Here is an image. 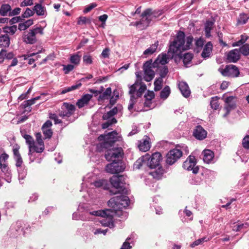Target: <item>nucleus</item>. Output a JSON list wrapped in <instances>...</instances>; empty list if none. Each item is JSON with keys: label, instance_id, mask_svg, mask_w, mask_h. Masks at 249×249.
Returning <instances> with one entry per match:
<instances>
[{"label": "nucleus", "instance_id": "obj_1", "mask_svg": "<svg viewBox=\"0 0 249 249\" xmlns=\"http://www.w3.org/2000/svg\"><path fill=\"white\" fill-rule=\"evenodd\" d=\"M193 37L189 36L185 37V34L182 31H178L176 36L170 44L168 51V54L166 53L160 54L153 62L156 68H160V66H166L170 58L182 57V53L189 50L192 46Z\"/></svg>", "mask_w": 249, "mask_h": 249}, {"label": "nucleus", "instance_id": "obj_2", "mask_svg": "<svg viewBox=\"0 0 249 249\" xmlns=\"http://www.w3.org/2000/svg\"><path fill=\"white\" fill-rule=\"evenodd\" d=\"M130 200L126 196H114L108 201V205L112 209L94 211L90 213L104 218L101 220V224L105 227L110 228L114 227L113 217L115 215H120L122 213L121 209L126 208L129 206Z\"/></svg>", "mask_w": 249, "mask_h": 249}, {"label": "nucleus", "instance_id": "obj_3", "mask_svg": "<svg viewBox=\"0 0 249 249\" xmlns=\"http://www.w3.org/2000/svg\"><path fill=\"white\" fill-rule=\"evenodd\" d=\"M112 186L117 190L113 192L110 191L111 193L115 194L117 193L127 194L128 190L126 187L125 178L124 176H113L110 178Z\"/></svg>", "mask_w": 249, "mask_h": 249}, {"label": "nucleus", "instance_id": "obj_4", "mask_svg": "<svg viewBox=\"0 0 249 249\" xmlns=\"http://www.w3.org/2000/svg\"><path fill=\"white\" fill-rule=\"evenodd\" d=\"M135 74L137 77V80L133 85L129 86L130 93H132L134 91H136L137 90V96L141 97L146 90L147 87L146 85L142 82V79L141 72L137 71Z\"/></svg>", "mask_w": 249, "mask_h": 249}, {"label": "nucleus", "instance_id": "obj_5", "mask_svg": "<svg viewBox=\"0 0 249 249\" xmlns=\"http://www.w3.org/2000/svg\"><path fill=\"white\" fill-rule=\"evenodd\" d=\"M98 140L100 141H105L102 146L105 148L111 146L112 144L117 141H121L122 137L121 135L117 133L115 131L108 133L107 134L101 135L98 137Z\"/></svg>", "mask_w": 249, "mask_h": 249}, {"label": "nucleus", "instance_id": "obj_6", "mask_svg": "<svg viewBox=\"0 0 249 249\" xmlns=\"http://www.w3.org/2000/svg\"><path fill=\"white\" fill-rule=\"evenodd\" d=\"M156 17V13L152 12L151 9H148L142 13L141 20L136 22L134 25L140 30L144 29L148 26L150 21Z\"/></svg>", "mask_w": 249, "mask_h": 249}, {"label": "nucleus", "instance_id": "obj_7", "mask_svg": "<svg viewBox=\"0 0 249 249\" xmlns=\"http://www.w3.org/2000/svg\"><path fill=\"white\" fill-rule=\"evenodd\" d=\"M156 67L152 63V60H150L145 62L142 67L143 71V79L146 82L151 81L154 77Z\"/></svg>", "mask_w": 249, "mask_h": 249}, {"label": "nucleus", "instance_id": "obj_8", "mask_svg": "<svg viewBox=\"0 0 249 249\" xmlns=\"http://www.w3.org/2000/svg\"><path fill=\"white\" fill-rule=\"evenodd\" d=\"M125 168V165L121 160H114L112 162L108 164L106 166L107 172L114 174L123 172Z\"/></svg>", "mask_w": 249, "mask_h": 249}, {"label": "nucleus", "instance_id": "obj_9", "mask_svg": "<svg viewBox=\"0 0 249 249\" xmlns=\"http://www.w3.org/2000/svg\"><path fill=\"white\" fill-rule=\"evenodd\" d=\"M43 35V28L41 27H36L32 30L24 35V41L28 44H34L36 41V35L37 34Z\"/></svg>", "mask_w": 249, "mask_h": 249}, {"label": "nucleus", "instance_id": "obj_10", "mask_svg": "<svg viewBox=\"0 0 249 249\" xmlns=\"http://www.w3.org/2000/svg\"><path fill=\"white\" fill-rule=\"evenodd\" d=\"M182 155V152L176 148L170 150L166 155V163L170 165L174 164Z\"/></svg>", "mask_w": 249, "mask_h": 249}, {"label": "nucleus", "instance_id": "obj_11", "mask_svg": "<svg viewBox=\"0 0 249 249\" xmlns=\"http://www.w3.org/2000/svg\"><path fill=\"white\" fill-rule=\"evenodd\" d=\"M219 71L222 75L230 77H238L240 74L238 68L233 65H227L224 69L220 68Z\"/></svg>", "mask_w": 249, "mask_h": 249}, {"label": "nucleus", "instance_id": "obj_12", "mask_svg": "<svg viewBox=\"0 0 249 249\" xmlns=\"http://www.w3.org/2000/svg\"><path fill=\"white\" fill-rule=\"evenodd\" d=\"M9 156L4 153L0 156V166L2 172H3L6 176V178L5 180L8 182H10L11 180V172L9 170L7 164L5 163L6 160L8 159Z\"/></svg>", "mask_w": 249, "mask_h": 249}, {"label": "nucleus", "instance_id": "obj_13", "mask_svg": "<svg viewBox=\"0 0 249 249\" xmlns=\"http://www.w3.org/2000/svg\"><path fill=\"white\" fill-rule=\"evenodd\" d=\"M183 168L188 171H192L194 174L198 173L199 168L196 166V160L194 156H190L183 162Z\"/></svg>", "mask_w": 249, "mask_h": 249}, {"label": "nucleus", "instance_id": "obj_14", "mask_svg": "<svg viewBox=\"0 0 249 249\" xmlns=\"http://www.w3.org/2000/svg\"><path fill=\"white\" fill-rule=\"evenodd\" d=\"M75 109V106L72 104L64 103L59 111V115L62 118L69 117L71 116Z\"/></svg>", "mask_w": 249, "mask_h": 249}, {"label": "nucleus", "instance_id": "obj_15", "mask_svg": "<svg viewBox=\"0 0 249 249\" xmlns=\"http://www.w3.org/2000/svg\"><path fill=\"white\" fill-rule=\"evenodd\" d=\"M123 155L122 149L121 148L108 150L105 154V158L108 161L120 160Z\"/></svg>", "mask_w": 249, "mask_h": 249}, {"label": "nucleus", "instance_id": "obj_16", "mask_svg": "<svg viewBox=\"0 0 249 249\" xmlns=\"http://www.w3.org/2000/svg\"><path fill=\"white\" fill-rule=\"evenodd\" d=\"M161 159V155L159 152H155L151 156L149 155V158L146 161L147 166L150 168H155L159 165Z\"/></svg>", "mask_w": 249, "mask_h": 249}, {"label": "nucleus", "instance_id": "obj_17", "mask_svg": "<svg viewBox=\"0 0 249 249\" xmlns=\"http://www.w3.org/2000/svg\"><path fill=\"white\" fill-rule=\"evenodd\" d=\"M225 102L226 103L224 110L225 111V113L223 115V117H226L230 112L231 109H234L236 107L235 98L233 96H230L227 97Z\"/></svg>", "mask_w": 249, "mask_h": 249}, {"label": "nucleus", "instance_id": "obj_18", "mask_svg": "<svg viewBox=\"0 0 249 249\" xmlns=\"http://www.w3.org/2000/svg\"><path fill=\"white\" fill-rule=\"evenodd\" d=\"M93 211H86L84 214H79L77 213H74L72 214V218L74 220H81L83 221H89L92 219L90 216H96L90 213Z\"/></svg>", "mask_w": 249, "mask_h": 249}, {"label": "nucleus", "instance_id": "obj_19", "mask_svg": "<svg viewBox=\"0 0 249 249\" xmlns=\"http://www.w3.org/2000/svg\"><path fill=\"white\" fill-rule=\"evenodd\" d=\"M207 132L200 125H197L194 129L193 135L198 140H203L207 136Z\"/></svg>", "mask_w": 249, "mask_h": 249}, {"label": "nucleus", "instance_id": "obj_20", "mask_svg": "<svg viewBox=\"0 0 249 249\" xmlns=\"http://www.w3.org/2000/svg\"><path fill=\"white\" fill-rule=\"evenodd\" d=\"M33 10L35 13L38 16L45 17L47 15L46 7L42 6L40 3L36 4L33 7Z\"/></svg>", "mask_w": 249, "mask_h": 249}, {"label": "nucleus", "instance_id": "obj_21", "mask_svg": "<svg viewBox=\"0 0 249 249\" xmlns=\"http://www.w3.org/2000/svg\"><path fill=\"white\" fill-rule=\"evenodd\" d=\"M239 58L240 52L236 49L231 51L227 55L228 60L231 62H236Z\"/></svg>", "mask_w": 249, "mask_h": 249}, {"label": "nucleus", "instance_id": "obj_22", "mask_svg": "<svg viewBox=\"0 0 249 249\" xmlns=\"http://www.w3.org/2000/svg\"><path fill=\"white\" fill-rule=\"evenodd\" d=\"M92 97V94H86L83 95L81 99H79L76 103L79 108H82L87 105L89 102Z\"/></svg>", "mask_w": 249, "mask_h": 249}, {"label": "nucleus", "instance_id": "obj_23", "mask_svg": "<svg viewBox=\"0 0 249 249\" xmlns=\"http://www.w3.org/2000/svg\"><path fill=\"white\" fill-rule=\"evenodd\" d=\"M149 155L148 154H145L144 156L139 158L134 163V167L135 169H139L143 165L147 166V162Z\"/></svg>", "mask_w": 249, "mask_h": 249}, {"label": "nucleus", "instance_id": "obj_24", "mask_svg": "<svg viewBox=\"0 0 249 249\" xmlns=\"http://www.w3.org/2000/svg\"><path fill=\"white\" fill-rule=\"evenodd\" d=\"M178 86L181 94L184 97H188L189 96L191 92L189 87L186 82H179Z\"/></svg>", "mask_w": 249, "mask_h": 249}, {"label": "nucleus", "instance_id": "obj_25", "mask_svg": "<svg viewBox=\"0 0 249 249\" xmlns=\"http://www.w3.org/2000/svg\"><path fill=\"white\" fill-rule=\"evenodd\" d=\"M213 50V45L211 42H208L203 48L201 53V56L204 58H207L210 56Z\"/></svg>", "mask_w": 249, "mask_h": 249}, {"label": "nucleus", "instance_id": "obj_26", "mask_svg": "<svg viewBox=\"0 0 249 249\" xmlns=\"http://www.w3.org/2000/svg\"><path fill=\"white\" fill-rule=\"evenodd\" d=\"M203 155V160L205 162L209 163L213 159L214 153L209 149H205L202 153Z\"/></svg>", "mask_w": 249, "mask_h": 249}, {"label": "nucleus", "instance_id": "obj_27", "mask_svg": "<svg viewBox=\"0 0 249 249\" xmlns=\"http://www.w3.org/2000/svg\"><path fill=\"white\" fill-rule=\"evenodd\" d=\"M13 154L14 159L16 161V166L18 167H20L22 164L23 161L19 152V148L18 147H15L13 149Z\"/></svg>", "mask_w": 249, "mask_h": 249}, {"label": "nucleus", "instance_id": "obj_28", "mask_svg": "<svg viewBox=\"0 0 249 249\" xmlns=\"http://www.w3.org/2000/svg\"><path fill=\"white\" fill-rule=\"evenodd\" d=\"M21 227L20 223L17 222L15 226H12L11 227L9 231L10 235L13 237H16L18 234L20 233Z\"/></svg>", "mask_w": 249, "mask_h": 249}, {"label": "nucleus", "instance_id": "obj_29", "mask_svg": "<svg viewBox=\"0 0 249 249\" xmlns=\"http://www.w3.org/2000/svg\"><path fill=\"white\" fill-rule=\"evenodd\" d=\"M155 97V93L153 91L148 90L147 93L144 95L145 101L144 103L145 106L151 107V100Z\"/></svg>", "mask_w": 249, "mask_h": 249}, {"label": "nucleus", "instance_id": "obj_30", "mask_svg": "<svg viewBox=\"0 0 249 249\" xmlns=\"http://www.w3.org/2000/svg\"><path fill=\"white\" fill-rule=\"evenodd\" d=\"M158 45V41L156 42L155 43L151 45L148 48L146 49L143 52V54L146 56L152 54L156 51Z\"/></svg>", "mask_w": 249, "mask_h": 249}, {"label": "nucleus", "instance_id": "obj_31", "mask_svg": "<svg viewBox=\"0 0 249 249\" xmlns=\"http://www.w3.org/2000/svg\"><path fill=\"white\" fill-rule=\"evenodd\" d=\"M10 45V38L7 35L0 36V48L8 47Z\"/></svg>", "mask_w": 249, "mask_h": 249}, {"label": "nucleus", "instance_id": "obj_32", "mask_svg": "<svg viewBox=\"0 0 249 249\" xmlns=\"http://www.w3.org/2000/svg\"><path fill=\"white\" fill-rule=\"evenodd\" d=\"M148 138L146 137L145 139L143 140L142 142H140V143L139 144V149L143 152L147 151L150 148V145L148 140Z\"/></svg>", "mask_w": 249, "mask_h": 249}, {"label": "nucleus", "instance_id": "obj_33", "mask_svg": "<svg viewBox=\"0 0 249 249\" xmlns=\"http://www.w3.org/2000/svg\"><path fill=\"white\" fill-rule=\"evenodd\" d=\"M136 91H134L132 93H130L129 90V94L130 95V99L129 101V104L128 106V109L131 111L133 108L134 105L137 101V98L138 97L136 95Z\"/></svg>", "mask_w": 249, "mask_h": 249}, {"label": "nucleus", "instance_id": "obj_34", "mask_svg": "<svg viewBox=\"0 0 249 249\" xmlns=\"http://www.w3.org/2000/svg\"><path fill=\"white\" fill-rule=\"evenodd\" d=\"M136 91H134L132 93H130L129 90V94L130 95V99L129 101V104L128 106V109L131 111L133 108L134 105L137 101V98L138 97L136 95Z\"/></svg>", "mask_w": 249, "mask_h": 249}, {"label": "nucleus", "instance_id": "obj_35", "mask_svg": "<svg viewBox=\"0 0 249 249\" xmlns=\"http://www.w3.org/2000/svg\"><path fill=\"white\" fill-rule=\"evenodd\" d=\"M23 137L25 139L26 143L29 145V155H30L32 151V146H34V139L31 136L27 134L23 135Z\"/></svg>", "mask_w": 249, "mask_h": 249}, {"label": "nucleus", "instance_id": "obj_36", "mask_svg": "<svg viewBox=\"0 0 249 249\" xmlns=\"http://www.w3.org/2000/svg\"><path fill=\"white\" fill-rule=\"evenodd\" d=\"M34 24V20L32 19H28L18 24V29L20 31H24Z\"/></svg>", "mask_w": 249, "mask_h": 249}, {"label": "nucleus", "instance_id": "obj_37", "mask_svg": "<svg viewBox=\"0 0 249 249\" xmlns=\"http://www.w3.org/2000/svg\"><path fill=\"white\" fill-rule=\"evenodd\" d=\"M11 11V6L8 4H2L0 8V15L2 16L7 15L8 12Z\"/></svg>", "mask_w": 249, "mask_h": 249}, {"label": "nucleus", "instance_id": "obj_38", "mask_svg": "<svg viewBox=\"0 0 249 249\" xmlns=\"http://www.w3.org/2000/svg\"><path fill=\"white\" fill-rule=\"evenodd\" d=\"M171 92L169 86H165L160 93V97L162 100L166 99Z\"/></svg>", "mask_w": 249, "mask_h": 249}, {"label": "nucleus", "instance_id": "obj_39", "mask_svg": "<svg viewBox=\"0 0 249 249\" xmlns=\"http://www.w3.org/2000/svg\"><path fill=\"white\" fill-rule=\"evenodd\" d=\"M213 22L212 21H207L205 24V31L206 33V36L209 37L211 36V31L213 28Z\"/></svg>", "mask_w": 249, "mask_h": 249}, {"label": "nucleus", "instance_id": "obj_40", "mask_svg": "<svg viewBox=\"0 0 249 249\" xmlns=\"http://www.w3.org/2000/svg\"><path fill=\"white\" fill-rule=\"evenodd\" d=\"M111 93V89L110 88H107L105 91L101 94L99 97V100H104L105 99H108Z\"/></svg>", "mask_w": 249, "mask_h": 249}, {"label": "nucleus", "instance_id": "obj_41", "mask_svg": "<svg viewBox=\"0 0 249 249\" xmlns=\"http://www.w3.org/2000/svg\"><path fill=\"white\" fill-rule=\"evenodd\" d=\"M3 32L6 35L9 34L10 35H13L17 31V28L15 25L12 26H6L3 28Z\"/></svg>", "mask_w": 249, "mask_h": 249}, {"label": "nucleus", "instance_id": "obj_42", "mask_svg": "<svg viewBox=\"0 0 249 249\" xmlns=\"http://www.w3.org/2000/svg\"><path fill=\"white\" fill-rule=\"evenodd\" d=\"M160 68H156V71L158 72L160 75V77L162 78L164 77L168 72V69L167 66H160Z\"/></svg>", "mask_w": 249, "mask_h": 249}, {"label": "nucleus", "instance_id": "obj_43", "mask_svg": "<svg viewBox=\"0 0 249 249\" xmlns=\"http://www.w3.org/2000/svg\"><path fill=\"white\" fill-rule=\"evenodd\" d=\"M240 53L244 56H249V44L243 45L239 49Z\"/></svg>", "mask_w": 249, "mask_h": 249}, {"label": "nucleus", "instance_id": "obj_44", "mask_svg": "<svg viewBox=\"0 0 249 249\" xmlns=\"http://www.w3.org/2000/svg\"><path fill=\"white\" fill-rule=\"evenodd\" d=\"M107 180L101 179L96 180L94 182V185L97 188L102 187L104 189H107Z\"/></svg>", "mask_w": 249, "mask_h": 249}, {"label": "nucleus", "instance_id": "obj_45", "mask_svg": "<svg viewBox=\"0 0 249 249\" xmlns=\"http://www.w3.org/2000/svg\"><path fill=\"white\" fill-rule=\"evenodd\" d=\"M249 19V16L246 14L242 13L240 14L238 19L237 23L238 24H245Z\"/></svg>", "mask_w": 249, "mask_h": 249}, {"label": "nucleus", "instance_id": "obj_46", "mask_svg": "<svg viewBox=\"0 0 249 249\" xmlns=\"http://www.w3.org/2000/svg\"><path fill=\"white\" fill-rule=\"evenodd\" d=\"M163 79L162 77L157 78L154 82V90L155 91L160 90L162 86Z\"/></svg>", "mask_w": 249, "mask_h": 249}, {"label": "nucleus", "instance_id": "obj_47", "mask_svg": "<svg viewBox=\"0 0 249 249\" xmlns=\"http://www.w3.org/2000/svg\"><path fill=\"white\" fill-rule=\"evenodd\" d=\"M210 239L207 237H204L202 238L198 239L191 244V247L192 248L195 247V246H198L199 245L202 244L203 243L207 242L209 241Z\"/></svg>", "mask_w": 249, "mask_h": 249}, {"label": "nucleus", "instance_id": "obj_48", "mask_svg": "<svg viewBox=\"0 0 249 249\" xmlns=\"http://www.w3.org/2000/svg\"><path fill=\"white\" fill-rule=\"evenodd\" d=\"M249 36L245 34L241 36V39L236 42L233 44V46H239L243 44L249 39Z\"/></svg>", "mask_w": 249, "mask_h": 249}, {"label": "nucleus", "instance_id": "obj_49", "mask_svg": "<svg viewBox=\"0 0 249 249\" xmlns=\"http://www.w3.org/2000/svg\"><path fill=\"white\" fill-rule=\"evenodd\" d=\"M81 86V83H78V84L75 85H73L71 87H68V88H65V89H63L61 91V94H64L68 92H70L71 90H74V89H78V88L80 87Z\"/></svg>", "mask_w": 249, "mask_h": 249}, {"label": "nucleus", "instance_id": "obj_50", "mask_svg": "<svg viewBox=\"0 0 249 249\" xmlns=\"http://www.w3.org/2000/svg\"><path fill=\"white\" fill-rule=\"evenodd\" d=\"M81 56L78 54H74L71 56L70 62L75 65H78L80 61Z\"/></svg>", "mask_w": 249, "mask_h": 249}, {"label": "nucleus", "instance_id": "obj_51", "mask_svg": "<svg viewBox=\"0 0 249 249\" xmlns=\"http://www.w3.org/2000/svg\"><path fill=\"white\" fill-rule=\"evenodd\" d=\"M193 58L192 53H185L183 56V61L185 65H187Z\"/></svg>", "mask_w": 249, "mask_h": 249}, {"label": "nucleus", "instance_id": "obj_52", "mask_svg": "<svg viewBox=\"0 0 249 249\" xmlns=\"http://www.w3.org/2000/svg\"><path fill=\"white\" fill-rule=\"evenodd\" d=\"M35 14L34 10H31L29 8H27L25 11L22 14L23 18H28L33 16Z\"/></svg>", "mask_w": 249, "mask_h": 249}, {"label": "nucleus", "instance_id": "obj_53", "mask_svg": "<svg viewBox=\"0 0 249 249\" xmlns=\"http://www.w3.org/2000/svg\"><path fill=\"white\" fill-rule=\"evenodd\" d=\"M210 105L211 107L214 109H217L219 107L217 97H214L212 98Z\"/></svg>", "mask_w": 249, "mask_h": 249}, {"label": "nucleus", "instance_id": "obj_54", "mask_svg": "<svg viewBox=\"0 0 249 249\" xmlns=\"http://www.w3.org/2000/svg\"><path fill=\"white\" fill-rule=\"evenodd\" d=\"M91 22L90 19L85 17H80L78 18L77 24L79 25H83L87 23L90 24Z\"/></svg>", "mask_w": 249, "mask_h": 249}, {"label": "nucleus", "instance_id": "obj_55", "mask_svg": "<svg viewBox=\"0 0 249 249\" xmlns=\"http://www.w3.org/2000/svg\"><path fill=\"white\" fill-rule=\"evenodd\" d=\"M42 130L45 139L50 138L52 137L53 135V132L51 128H47Z\"/></svg>", "mask_w": 249, "mask_h": 249}, {"label": "nucleus", "instance_id": "obj_56", "mask_svg": "<svg viewBox=\"0 0 249 249\" xmlns=\"http://www.w3.org/2000/svg\"><path fill=\"white\" fill-rule=\"evenodd\" d=\"M83 59L84 63L86 65L91 64L92 63V57L90 55H84Z\"/></svg>", "mask_w": 249, "mask_h": 249}, {"label": "nucleus", "instance_id": "obj_57", "mask_svg": "<svg viewBox=\"0 0 249 249\" xmlns=\"http://www.w3.org/2000/svg\"><path fill=\"white\" fill-rule=\"evenodd\" d=\"M243 146L247 149H249V135H247L243 139Z\"/></svg>", "mask_w": 249, "mask_h": 249}, {"label": "nucleus", "instance_id": "obj_58", "mask_svg": "<svg viewBox=\"0 0 249 249\" xmlns=\"http://www.w3.org/2000/svg\"><path fill=\"white\" fill-rule=\"evenodd\" d=\"M116 122V120L113 118L110 121H108L107 122L104 123L102 124V128L103 129L107 128L109 125H111L113 124H115Z\"/></svg>", "mask_w": 249, "mask_h": 249}, {"label": "nucleus", "instance_id": "obj_59", "mask_svg": "<svg viewBox=\"0 0 249 249\" xmlns=\"http://www.w3.org/2000/svg\"><path fill=\"white\" fill-rule=\"evenodd\" d=\"M63 70L65 74H68L70 71H71L74 69V66L71 64L63 65Z\"/></svg>", "mask_w": 249, "mask_h": 249}, {"label": "nucleus", "instance_id": "obj_60", "mask_svg": "<svg viewBox=\"0 0 249 249\" xmlns=\"http://www.w3.org/2000/svg\"><path fill=\"white\" fill-rule=\"evenodd\" d=\"M34 4L33 0H24L20 3L21 7H25L32 5Z\"/></svg>", "mask_w": 249, "mask_h": 249}, {"label": "nucleus", "instance_id": "obj_61", "mask_svg": "<svg viewBox=\"0 0 249 249\" xmlns=\"http://www.w3.org/2000/svg\"><path fill=\"white\" fill-rule=\"evenodd\" d=\"M195 44L197 49H201L203 46L204 41L200 38L196 40Z\"/></svg>", "mask_w": 249, "mask_h": 249}, {"label": "nucleus", "instance_id": "obj_62", "mask_svg": "<svg viewBox=\"0 0 249 249\" xmlns=\"http://www.w3.org/2000/svg\"><path fill=\"white\" fill-rule=\"evenodd\" d=\"M44 148L41 146L38 147L37 145L34 144V146H32V151H35L36 153H41L43 152Z\"/></svg>", "mask_w": 249, "mask_h": 249}, {"label": "nucleus", "instance_id": "obj_63", "mask_svg": "<svg viewBox=\"0 0 249 249\" xmlns=\"http://www.w3.org/2000/svg\"><path fill=\"white\" fill-rule=\"evenodd\" d=\"M97 6V4L95 3H92L90 5L87 6L84 10V12L87 13L90 11H91L92 9L96 7Z\"/></svg>", "mask_w": 249, "mask_h": 249}, {"label": "nucleus", "instance_id": "obj_64", "mask_svg": "<svg viewBox=\"0 0 249 249\" xmlns=\"http://www.w3.org/2000/svg\"><path fill=\"white\" fill-rule=\"evenodd\" d=\"M129 239L127 238L126 241L123 244L121 249H130L131 248V246L130 245L129 242H128V240Z\"/></svg>", "mask_w": 249, "mask_h": 249}]
</instances>
